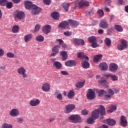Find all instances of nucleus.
Returning a JSON list of instances; mask_svg holds the SVG:
<instances>
[{
  "instance_id": "nucleus-56",
  "label": "nucleus",
  "mask_w": 128,
  "mask_h": 128,
  "mask_svg": "<svg viewBox=\"0 0 128 128\" xmlns=\"http://www.w3.org/2000/svg\"><path fill=\"white\" fill-rule=\"evenodd\" d=\"M88 114V111L87 110H83L82 112V114L83 116H86V114Z\"/></svg>"
},
{
  "instance_id": "nucleus-14",
  "label": "nucleus",
  "mask_w": 128,
  "mask_h": 128,
  "mask_svg": "<svg viewBox=\"0 0 128 128\" xmlns=\"http://www.w3.org/2000/svg\"><path fill=\"white\" fill-rule=\"evenodd\" d=\"M118 67L116 64L114 63H112L109 66V70L110 72H115L118 70Z\"/></svg>"
},
{
  "instance_id": "nucleus-64",
  "label": "nucleus",
  "mask_w": 128,
  "mask_h": 128,
  "mask_svg": "<svg viewBox=\"0 0 128 128\" xmlns=\"http://www.w3.org/2000/svg\"><path fill=\"white\" fill-rule=\"evenodd\" d=\"M125 12L128 13V5L125 6Z\"/></svg>"
},
{
  "instance_id": "nucleus-25",
  "label": "nucleus",
  "mask_w": 128,
  "mask_h": 128,
  "mask_svg": "<svg viewBox=\"0 0 128 128\" xmlns=\"http://www.w3.org/2000/svg\"><path fill=\"white\" fill-rule=\"evenodd\" d=\"M107 92L110 94V95H105L106 98H110L114 94V91L112 89L108 90Z\"/></svg>"
},
{
  "instance_id": "nucleus-20",
  "label": "nucleus",
  "mask_w": 128,
  "mask_h": 128,
  "mask_svg": "<svg viewBox=\"0 0 128 128\" xmlns=\"http://www.w3.org/2000/svg\"><path fill=\"white\" fill-rule=\"evenodd\" d=\"M68 22L69 24H70V26H72L73 28H76V26H78V22L76 20H69Z\"/></svg>"
},
{
  "instance_id": "nucleus-11",
  "label": "nucleus",
  "mask_w": 128,
  "mask_h": 128,
  "mask_svg": "<svg viewBox=\"0 0 128 128\" xmlns=\"http://www.w3.org/2000/svg\"><path fill=\"white\" fill-rule=\"evenodd\" d=\"M120 124L122 126L126 128L128 126V120H126V117L122 116L120 118Z\"/></svg>"
},
{
  "instance_id": "nucleus-6",
  "label": "nucleus",
  "mask_w": 128,
  "mask_h": 128,
  "mask_svg": "<svg viewBox=\"0 0 128 128\" xmlns=\"http://www.w3.org/2000/svg\"><path fill=\"white\" fill-rule=\"evenodd\" d=\"M68 120H72V122H80V120H82V118L78 114L72 115L68 118Z\"/></svg>"
},
{
  "instance_id": "nucleus-47",
  "label": "nucleus",
  "mask_w": 128,
  "mask_h": 128,
  "mask_svg": "<svg viewBox=\"0 0 128 128\" xmlns=\"http://www.w3.org/2000/svg\"><path fill=\"white\" fill-rule=\"evenodd\" d=\"M8 4V1L6 0H0V4L1 6H6Z\"/></svg>"
},
{
  "instance_id": "nucleus-27",
  "label": "nucleus",
  "mask_w": 128,
  "mask_h": 128,
  "mask_svg": "<svg viewBox=\"0 0 128 128\" xmlns=\"http://www.w3.org/2000/svg\"><path fill=\"white\" fill-rule=\"evenodd\" d=\"M78 58H84V60H88V57L84 55V52H79L78 53Z\"/></svg>"
},
{
  "instance_id": "nucleus-35",
  "label": "nucleus",
  "mask_w": 128,
  "mask_h": 128,
  "mask_svg": "<svg viewBox=\"0 0 128 128\" xmlns=\"http://www.w3.org/2000/svg\"><path fill=\"white\" fill-rule=\"evenodd\" d=\"M36 40H37V42H42L44 40V38L42 35H39L38 36H36Z\"/></svg>"
},
{
  "instance_id": "nucleus-43",
  "label": "nucleus",
  "mask_w": 128,
  "mask_h": 128,
  "mask_svg": "<svg viewBox=\"0 0 128 128\" xmlns=\"http://www.w3.org/2000/svg\"><path fill=\"white\" fill-rule=\"evenodd\" d=\"M58 50H60V46H56L52 48V52H56V54H58Z\"/></svg>"
},
{
  "instance_id": "nucleus-18",
  "label": "nucleus",
  "mask_w": 128,
  "mask_h": 128,
  "mask_svg": "<svg viewBox=\"0 0 128 128\" xmlns=\"http://www.w3.org/2000/svg\"><path fill=\"white\" fill-rule=\"evenodd\" d=\"M108 68V64L104 62L100 63L99 65V68L101 70H106Z\"/></svg>"
},
{
  "instance_id": "nucleus-7",
  "label": "nucleus",
  "mask_w": 128,
  "mask_h": 128,
  "mask_svg": "<svg viewBox=\"0 0 128 128\" xmlns=\"http://www.w3.org/2000/svg\"><path fill=\"white\" fill-rule=\"evenodd\" d=\"M40 104V100L38 98H34L30 100L29 102L30 106L32 107L38 106Z\"/></svg>"
},
{
  "instance_id": "nucleus-51",
  "label": "nucleus",
  "mask_w": 128,
  "mask_h": 128,
  "mask_svg": "<svg viewBox=\"0 0 128 128\" xmlns=\"http://www.w3.org/2000/svg\"><path fill=\"white\" fill-rule=\"evenodd\" d=\"M44 2L46 6H50V0H44Z\"/></svg>"
},
{
  "instance_id": "nucleus-16",
  "label": "nucleus",
  "mask_w": 128,
  "mask_h": 128,
  "mask_svg": "<svg viewBox=\"0 0 128 128\" xmlns=\"http://www.w3.org/2000/svg\"><path fill=\"white\" fill-rule=\"evenodd\" d=\"M65 66H68L69 68H72V66H76V63L74 60H70L65 62Z\"/></svg>"
},
{
  "instance_id": "nucleus-60",
  "label": "nucleus",
  "mask_w": 128,
  "mask_h": 128,
  "mask_svg": "<svg viewBox=\"0 0 128 128\" xmlns=\"http://www.w3.org/2000/svg\"><path fill=\"white\" fill-rule=\"evenodd\" d=\"M114 94H118V92H120V89L118 88H114Z\"/></svg>"
},
{
  "instance_id": "nucleus-17",
  "label": "nucleus",
  "mask_w": 128,
  "mask_h": 128,
  "mask_svg": "<svg viewBox=\"0 0 128 128\" xmlns=\"http://www.w3.org/2000/svg\"><path fill=\"white\" fill-rule=\"evenodd\" d=\"M100 26L102 28H108V22L102 20L100 23Z\"/></svg>"
},
{
  "instance_id": "nucleus-58",
  "label": "nucleus",
  "mask_w": 128,
  "mask_h": 128,
  "mask_svg": "<svg viewBox=\"0 0 128 128\" xmlns=\"http://www.w3.org/2000/svg\"><path fill=\"white\" fill-rule=\"evenodd\" d=\"M91 46L92 48H98V44H96V42H94L93 43H92Z\"/></svg>"
},
{
  "instance_id": "nucleus-52",
  "label": "nucleus",
  "mask_w": 128,
  "mask_h": 128,
  "mask_svg": "<svg viewBox=\"0 0 128 128\" xmlns=\"http://www.w3.org/2000/svg\"><path fill=\"white\" fill-rule=\"evenodd\" d=\"M17 122H18V124H22V122H24V119L22 118H18Z\"/></svg>"
},
{
  "instance_id": "nucleus-44",
  "label": "nucleus",
  "mask_w": 128,
  "mask_h": 128,
  "mask_svg": "<svg viewBox=\"0 0 128 128\" xmlns=\"http://www.w3.org/2000/svg\"><path fill=\"white\" fill-rule=\"evenodd\" d=\"M6 56L10 58H14V54L12 52H8L6 54Z\"/></svg>"
},
{
  "instance_id": "nucleus-15",
  "label": "nucleus",
  "mask_w": 128,
  "mask_h": 128,
  "mask_svg": "<svg viewBox=\"0 0 128 128\" xmlns=\"http://www.w3.org/2000/svg\"><path fill=\"white\" fill-rule=\"evenodd\" d=\"M72 41L77 46H84V41L82 39L73 38Z\"/></svg>"
},
{
  "instance_id": "nucleus-31",
  "label": "nucleus",
  "mask_w": 128,
  "mask_h": 128,
  "mask_svg": "<svg viewBox=\"0 0 128 128\" xmlns=\"http://www.w3.org/2000/svg\"><path fill=\"white\" fill-rule=\"evenodd\" d=\"M58 44H60L61 46H62V48H67L66 44L64 43V41L62 40V39L56 40V43L58 44Z\"/></svg>"
},
{
  "instance_id": "nucleus-41",
  "label": "nucleus",
  "mask_w": 128,
  "mask_h": 128,
  "mask_svg": "<svg viewBox=\"0 0 128 128\" xmlns=\"http://www.w3.org/2000/svg\"><path fill=\"white\" fill-rule=\"evenodd\" d=\"M104 42L108 46H110V45L112 44V41L110 38H106L104 40Z\"/></svg>"
},
{
  "instance_id": "nucleus-46",
  "label": "nucleus",
  "mask_w": 128,
  "mask_h": 128,
  "mask_svg": "<svg viewBox=\"0 0 128 128\" xmlns=\"http://www.w3.org/2000/svg\"><path fill=\"white\" fill-rule=\"evenodd\" d=\"M105 96L106 94V91L104 90H101L98 92V96Z\"/></svg>"
},
{
  "instance_id": "nucleus-49",
  "label": "nucleus",
  "mask_w": 128,
  "mask_h": 128,
  "mask_svg": "<svg viewBox=\"0 0 128 128\" xmlns=\"http://www.w3.org/2000/svg\"><path fill=\"white\" fill-rule=\"evenodd\" d=\"M6 4V8H12V2H9L7 4Z\"/></svg>"
},
{
  "instance_id": "nucleus-5",
  "label": "nucleus",
  "mask_w": 128,
  "mask_h": 128,
  "mask_svg": "<svg viewBox=\"0 0 128 128\" xmlns=\"http://www.w3.org/2000/svg\"><path fill=\"white\" fill-rule=\"evenodd\" d=\"M86 96L87 98H88V100H94V98H96L94 91L93 90L92 88L88 89Z\"/></svg>"
},
{
  "instance_id": "nucleus-22",
  "label": "nucleus",
  "mask_w": 128,
  "mask_h": 128,
  "mask_svg": "<svg viewBox=\"0 0 128 128\" xmlns=\"http://www.w3.org/2000/svg\"><path fill=\"white\" fill-rule=\"evenodd\" d=\"M105 76H106L107 78H110L111 80H112L113 82H116L118 80V78L116 75H112L110 74H108L105 75Z\"/></svg>"
},
{
  "instance_id": "nucleus-4",
  "label": "nucleus",
  "mask_w": 128,
  "mask_h": 128,
  "mask_svg": "<svg viewBox=\"0 0 128 128\" xmlns=\"http://www.w3.org/2000/svg\"><path fill=\"white\" fill-rule=\"evenodd\" d=\"M121 44H122L118 46V50H124V48H128V42H126V40L124 39L122 40Z\"/></svg>"
},
{
  "instance_id": "nucleus-36",
  "label": "nucleus",
  "mask_w": 128,
  "mask_h": 128,
  "mask_svg": "<svg viewBox=\"0 0 128 128\" xmlns=\"http://www.w3.org/2000/svg\"><path fill=\"white\" fill-rule=\"evenodd\" d=\"M62 7L64 10L65 12H68V8H70V4L68 3H63Z\"/></svg>"
},
{
  "instance_id": "nucleus-3",
  "label": "nucleus",
  "mask_w": 128,
  "mask_h": 128,
  "mask_svg": "<svg viewBox=\"0 0 128 128\" xmlns=\"http://www.w3.org/2000/svg\"><path fill=\"white\" fill-rule=\"evenodd\" d=\"M17 72L20 76H22L24 80L28 78V75L26 74V70L24 66H20L17 69Z\"/></svg>"
},
{
  "instance_id": "nucleus-53",
  "label": "nucleus",
  "mask_w": 128,
  "mask_h": 128,
  "mask_svg": "<svg viewBox=\"0 0 128 128\" xmlns=\"http://www.w3.org/2000/svg\"><path fill=\"white\" fill-rule=\"evenodd\" d=\"M57 98L59 100H62V95L60 94H58L57 95Z\"/></svg>"
},
{
  "instance_id": "nucleus-29",
  "label": "nucleus",
  "mask_w": 128,
  "mask_h": 128,
  "mask_svg": "<svg viewBox=\"0 0 128 128\" xmlns=\"http://www.w3.org/2000/svg\"><path fill=\"white\" fill-rule=\"evenodd\" d=\"M53 66L57 70H60V68H62V64L58 62H54L53 64Z\"/></svg>"
},
{
  "instance_id": "nucleus-13",
  "label": "nucleus",
  "mask_w": 128,
  "mask_h": 128,
  "mask_svg": "<svg viewBox=\"0 0 128 128\" xmlns=\"http://www.w3.org/2000/svg\"><path fill=\"white\" fill-rule=\"evenodd\" d=\"M76 108V106L74 104H69L66 105L65 106V110L67 112L68 114H70V112H72L74 109Z\"/></svg>"
},
{
  "instance_id": "nucleus-1",
  "label": "nucleus",
  "mask_w": 128,
  "mask_h": 128,
  "mask_svg": "<svg viewBox=\"0 0 128 128\" xmlns=\"http://www.w3.org/2000/svg\"><path fill=\"white\" fill-rule=\"evenodd\" d=\"M100 114L101 116H104L106 114L104 106H100L98 110H95L94 111H92V117L87 119V122L90 124H92L94 120H96V118H98Z\"/></svg>"
},
{
  "instance_id": "nucleus-54",
  "label": "nucleus",
  "mask_w": 128,
  "mask_h": 128,
  "mask_svg": "<svg viewBox=\"0 0 128 128\" xmlns=\"http://www.w3.org/2000/svg\"><path fill=\"white\" fill-rule=\"evenodd\" d=\"M64 36H72V32H64Z\"/></svg>"
},
{
  "instance_id": "nucleus-23",
  "label": "nucleus",
  "mask_w": 128,
  "mask_h": 128,
  "mask_svg": "<svg viewBox=\"0 0 128 128\" xmlns=\"http://www.w3.org/2000/svg\"><path fill=\"white\" fill-rule=\"evenodd\" d=\"M32 34H28L27 35H26L24 36V40L25 42H30V40H32Z\"/></svg>"
},
{
  "instance_id": "nucleus-21",
  "label": "nucleus",
  "mask_w": 128,
  "mask_h": 128,
  "mask_svg": "<svg viewBox=\"0 0 128 128\" xmlns=\"http://www.w3.org/2000/svg\"><path fill=\"white\" fill-rule=\"evenodd\" d=\"M58 26L62 28H68V22L66 21H64L59 24Z\"/></svg>"
},
{
  "instance_id": "nucleus-55",
  "label": "nucleus",
  "mask_w": 128,
  "mask_h": 128,
  "mask_svg": "<svg viewBox=\"0 0 128 128\" xmlns=\"http://www.w3.org/2000/svg\"><path fill=\"white\" fill-rule=\"evenodd\" d=\"M40 28V24L36 25L35 26V28H34L35 32H38Z\"/></svg>"
},
{
  "instance_id": "nucleus-8",
  "label": "nucleus",
  "mask_w": 128,
  "mask_h": 128,
  "mask_svg": "<svg viewBox=\"0 0 128 128\" xmlns=\"http://www.w3.org/2000/svg\"><path fill=\"white\" fill-rule=\"evenodd\" d=\"M42 92H48L50 90V84L48 82L44 83L42 86Z\"/></svg>"
},
{
  "instance_id": "nucleus-33",
  "label": "nucleus",
  "mask_w": 128,
  "mask_h": 128,
  "mask_svg": "<svg viewBox=\"0 0 128 128\" xmlns=\"http://www.w3.org/2000/svg\"><path fill=\"white\" fill-rule=\"evenodd\" d=\"M106 122L109 126H114L116 124V121L112 119H106Z\"/></svg>"
},
{
  "instance_id": "nucleus-48",
  "label": "nucleus",
  "mask_w": 128,
  "mask_h": 128,
  "mask_svg": "<svg viewBox=\"0 0 128 128\" xmlns=\"http://www.w3.org/2000/svg\"><path fill=\"white\" fill-rule=\"evenodd\" d=\"M98 12L100 18L104 16V11L102 10H98Z\"/></svg>"
},
{
  "instance_id": "nucleus-38",
  "label": "nucleus",
  "mask_w": 128,
  "mask_h": 128,
  "mask_svg": "<svg viewBox=\"0 0 128 128\" xmlns=\"http://www.w3.org/2000/svg\"><path fill=\"white\" fill-rule=\"evenodd\" d=\"M82 66L84 68H90V63L85 60L82 61Z\"/></svg>"
},
{
  "instance_id": "nucleus-37",
  "label": "nucleus",
  "mask_w": 128,
  "mask_h": 128,
  "mask_svg": "<svg viewBox=\"0 0 128 128\" xmlns=\"http://www.w3.org/2000/svg\"><path fill=\"white\" fill-rule=\"evenodd\" d=\"M2 128H13L14 126L12 124H8V123H3L2 125Z\"/></svg>"
},
{
  "instance_id": "nucleus-12",
  "label": "nucleus",
  "mask_w": 128,
  "mask_h": 128,
  "mask_svg": "<svg viewBox=\"0 0 128 128\" xmlns=\"http://www.w3.org/2000/svg\"><path fill=\"white\" fill-rule=\"evenodd\" d=\"M90 6V3L88 2V1H87L86 0H82L80 2L78 3V7L80 8H83V6Z\"/></svg>"
},
{
  "instance_id": "nucleus-61",
  "label": "nucleus",
  "mask_w": 128,
  "mask_h": 128,
  "mask_svg": "<svg viewBox=\"0 0 128 128\" xmlns=\"http://www.w3.org/2000/svg\"><path fill=\"white\" fill-rule=\"evenodd\" d=\"M98 34H104V30H102V29H100L98 30Z\"/></svg>"
},
{
  "instance_id": "nucleus-62",
  "label": "nucleus",
  "mask_w": 128,
  "mask_h": 128,
  "mask_svg": "<svg viewBox=\"0 0 128 128\" xmlns=\"http://www.w3.org/2000/svg\"><path fill=\"white\" fill-rule=\"evenodd\" d=\"M13 2H14V4H18L20 2V0H12Z\"/></svg>"
},
{
  "instance_id": "nucleus-24",
  "label": "nucleus",
  "mask_w": 128,
  "mask_h": 128,
  "mask_svg": "<svg viewBox=\"0 0 128 128\" xmlns=\"http://www.w3.org/2000/svg\"><path fill=\"white\" fill-rule=\"evenodd\" d=\"M60 54L62 56V60H68V52L66 51H61Z\"/></svg>"
},
{
  "instance_id": "nucleus-26",
  "label": "nucleus",
  "mask_w": 128,
  "mask_h": 128,
  "mask_svg": "<svg viewBox=\"0 0 128 128\" xmlns=\"http://www.w3.org/2000/svg\"><path fill=\"white\" fill-rule=\"evenodd\" d=\"M84 84H86L85 81H80L79 82H78L76 84V86L77 88H84Z\"/></svg>"
},
{
  "instance_id": "nucleus-28",
  "label": "nucleus",
  "mask_w": 128,
  "mask_h": 128,
  "mask_svg": "<svg viewBox=\"0 0 128 128\" xmlns=\"http://www.w3.org/2000/svg\"><path fill=\"white\" fill-rule=\"evenodd\" d=\"M98 82L99 84H102V86H104L105 88H108V83L106 80L101 79L98 81Z\"/></svg>"
},
{
  "instance_id": "nucleus-50",
  "label": "nucleus",
  "mask_w": 128,
  "mask_h": 128,
  "mask_svg": "<svg viewBox=\"0 0 128 128\" xmlns=\"http://www.w3.org/2000/svg\"><path fill=\"white\" fill-rule=\"evenodd\" d=\"M60 74L62 76H68V72L66 70H62L60 71Z\"/></svg>"
},
{
  "instance_id": "nucleus-45",
  "label": "nucleus",
  "mask_w": 128,
  "mask_h": 128,
  "mask_svg": "<svg viewBox=\"0 0 128 128\" xmlns=\"http://www.w3.org/2000/svg\"><path fill=\"white\" fill-rule=\"evenodd\" d=\"M114 28L117 32H122V26H118V25H115Z\"/></svg>"
},
{
  "instance_id": "nucleus-19",
  "label": "nucleus",
  "mask_w": 128,
  "mask_h": 128,
  "mask_svg": "<svg viewBox=\"0 0 128 128\" xmlns=\"http://www.w3.org/2000/svg\"><path fill=\"white\" fill-rule=\"evenodd\" d=\"M16 16L18 20H22L24 18V13L22 11H18L16 12Z\"/></svg>"
},
{
  "instance_id": "nucleus-40",
  "label": "nucleus",
  "mask_w": 128,
  "mask_h": 128,
  "mask_svg": "<svg viewBox=\"0 0 128 128\" xmlns=\"http://www.w3.org/2000/svg\"><path fill=\"white\" fill-rule=\"evenodd\" d=\"M18 30H20V26L18 25H15L13 26L12 28V32L14 34H16V32H18Z\"/></svg>"
},
{
  "instance_id": "nucleus-42",
  "label": "nucleus",
  "mask_w": 128,
  "mask_h": 128,
  "mask_svg": "<svg viewBox=\"0 0 128 128\" xmlns=\"http://www.w3.org/2000/svg\"><path fill=\"white\" fill-rule=\"evenodd\" d=\"M74 96V92L73 90H70L68 94V98L70 99L72 98Z\"/></svg>"
},
{
  "instance_id": "nucleus-30",
  "label": "nucleus",
  "mask_w": 128,
  "mask_h": 128,
  "mask_svg": "<svg viewBox=\"0 0 128 128\" xmlns=\"http://www.w3.org/2000/svg\"><path fill=\"white\" fill-rule=\"evenodd\" d=\"M51 16H52V18L54 20H58V18H60V14L56 12H53L51 14Z\"/></svg>"
},
{
  "instance_id": "nucleus-34",
  "label": "nucleus",
  "mask_w": 128,
  "mask_h": 128,
  "mask_svg": "<svg viewBox=\"0 0 128 128\" xmlns=\"http://www.w3.org/2000/svg\"><path fill=\"white\" fill-rule=\"evenodd\" d=\"M102 54L96 55L94 57V62H98L100 60H102Z\"/></svg>"
},
{
  "instance_id": "nucleus-57",
  "label": "nucleus",
  "mask_w": 128,
  "mask_h": 128,
  "mask_svg": "<svg viewBox=\"0 0 128 128\" xmlns=\"http://www.w3.org/2000/svg\"><path fill=\"white\" fill-rule=\"evenodd\" d=\"M4 54V50L0 48V56H3Z\"/></svg>"
},
{
  "instance_id": "nucleus-2",
  "label": "nucleus",
  "mask_w": 128,
  "mask_h": 128,
  "mask_svg": "<svg viewBox=\"0 0 128 128\" xmlns=\"http://www.w3.org/2000/svg\"><path fill=\"white\" fill-rule=\"evenodd\" d=\"M24 6L27 10H32V14H38L40 12V10H42V9L32 4V2L30 0L25 1Z\"/></svg>"
},
{
  "instance_id": "nucleus-10",
  "label": "nucleus",
  "mask_w": 128,
  "mask_h": 128,
  "mask_svg": "<svg viewBox=\"0 0 128 128\" xmlns=\"http://www.w3.org/2000/svg\"><path fill=\"white\" fill-rule=\"evenodd\" d=\"M42 30L44 34H50V32H52V26L49 24L45 25L43 26Z\"/></svg>"
},
{
  "instance_id": "nucleus-63",
  "label": "nucleus",
  "mask_w": 128,
  "mask_h": 128,
  "mask_svg": "<svg viewBox=\"0 0 128 128\" xmlns=\"http://www.w3.org/2000/svg\"><path fill=\"white\" fill-rule=\"evenodd\" d=\"M94 76V75L92 73H90V74H88V78H92Z\"/></svg>"
},
{
  "instance_id": "nucleus-59",
  "label": "nucleus",
  "mask_w": 128,
  "mask_h": 128,
  "mask_svg": "<svg viewBox=\"0 0 128 128\" xmlns=\"http://www.w3.org/2000/svg\"><path fill=\"white\" fill-rule=\"evenodd\" d=\"M105 4L106 6H110V0H105Z\"/></svg>"
},
{
  "instance_id": "nucleus-32",
  "label": "nucleus",
  "mask_w": 128,
  "mask_h": 128,
  "mask_svg": "<svg viewBox=\"0 0 128 128\" xmlns=\"http://www.w3.org/2000/svg\"><path fill=\"white\" fill-rule=\"evenodd\" d=\"M116 110V105L112 104L109 107V110H108V112H114Z\"/></svg>"
},
{
  "instance_id": "nucleus-9",
  "label": "nucleus",
  "mask_w": 128,
  "mask_h": 128,
  "mask_svg": "<svg viewBox=\"0 0 128 128\" xmlns=\"http://www.w3.org/2000/svg\"><path fill=\"white\" fill-rule=\"evenodd\" d=\"M9 114L10 116L16 118V116H20V110L16 108H13L10 110Z\"/></svg>"
},
{
  "instance_id": "nucleus-39",
  "label": "nucleus",
  "mask_w": 128,
  "mask_h": 128,
  "mask_svg": "<svg viewBox=\"0 0 128 128\" xmlns=\"http://www.w3.org/2000/svg\"><path fill=\"white\" fill-rule=\"evenodd\" d=\"M88 42L92 44L94 42H96V38L95 36H92L88 38Z\"/></svg>"
}]
</instances>
